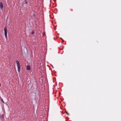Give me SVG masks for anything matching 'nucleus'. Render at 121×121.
Returning a JSON list of instances; mask_svg holds the SVG:
<instances>
[{
    "instance_id": "1",
    "label": "nucleus",
    "mask_w": 121,
    "mask_h": 121,
    "mask_svg": "<svg viewBox=\"0 0 121 121\" xmlns=\"http://www.w3.org/2000/svg\"><path fill=\"white\" fill-rule=\"evenodd\" d=\"M16 63L17 65L18 71V72H20V65L18 61L17 60Z\"/></svg>"
},
{
    "instance_id": "2",
    "label": "nucleus",
    "mask_w": 121,
    "mask_h": 121,
    "mask_svg": "<svg viewBox=\"0 0 121 121\" xmlns=\"http://www.w3.org/2000/svg\"><path fill=\"white\" fill-rule=\"evenodd\" d=\"M4 34L6 38H7V28L5 27L4 29Z\"/></svg>"
},
{
    "instance_id": "3",
    "label": "nucleus",
    "mask_w": 121,
    "mask_h": 121,
    "mask_svg": "<svg viewBox=\"0 0 121 121\" xmlns=\"http://www.w3.org/2000/svg\"><path fill=\"white\" fill-rule=\"evenodd\" d=\"M3 4L1 2H0V8L1 9L3 8Z\"/></svg>"
},
{
    "instance_id": "4",
    "label": "nucleus",
    "mask_w": 121,
    "mask_h": 121,
    "mask_svg": "<svg viewBox=\"0 0 121 121\" xmlns=\"http://www.w3.org/2000/svg\"><path fill=\"white\" fill-rule=\"evenodd\" d=\"M26 69L28 70H30V65H28L26 66Z\"/></svg>"
},
{
    "instance_id": "5",
    "label": "nucleus",
    "mask_w": 121,
    "mask_h": 121,
    "mask_svg": "<svg viewBox=\"0 0 121 121\" xmlns=\"http://www.w3.org/2000/svg\"><path fill=\"white\" fill-rule=\"evenodd\" d=\"M34 33V32L33 31L32 32V34H33Z\"/></svg>"
},
{
    "instance_id": "6",
    "label": "nucleus",
    "mask_w": 121,
    "mask_h": 121,
    "mask_svg": "<svg viewBox=\"0 0 121 121\" xmlns=\"http://www.w3.org/2000/svg\"><path fill=\"white\" fill-rule=\"evenodd\" d=\"M33 16L34 17V16H35V15H34V14L33 15Z\"/></svg>"
},
{
    "instance_id": "7",
    "label": "nucleus",
    "mask_w": 121,
    "mask_h": 121,
    "mask_svg": "<svg viewBox=\"0 0 121 121\" xmlns=\"http://www.w3.org/2000/svg\"><path fill=\"white\" fill-rule=\"evenodd\" d=\"M25 2H26V3H27V2H26V1Z\"/></svg>"
},
{
    "instance_id": "8",
    "label": "nucleus",
    "mask_w": 121,
    "mask_h": 121,
    "mask_svg": "<svg viewBox=\"0 0 121 121\" xmlns=\"http://www.w3.org/2000/svg\"><path fill=\"white\" fill-rule=\"evenodd\" d=\"M26 10V9L25 10Z\"/></svg>"
}]
</instances>
